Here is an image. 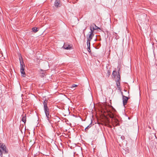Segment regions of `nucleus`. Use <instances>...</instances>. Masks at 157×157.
<instances>
[{
	"instance_id": "1",
	"label": "nucleus",
	"mask_w": 157,
	"mask_h": 157,
	"mask_svg": "<svg viewBox=\"0 0 157 157\" xmlns=\"http://www.w3.org/2000/svg\"><path fill=\"white\" fill-rule=\"evenodd\" d=\"M8 151L6 146L4 144L0 143V156L1 157L2 156V154H7Z\"/></svg>"
},
{
	"instance_id": "2",
	"label": "nucleus",
	"mask_w": 157,
	"mask_h": 157,
	"mask_svg": "<svg viewBox=\"0 0 157 157\" xmlns=\"http://www.w3.org/2000/svg\"><path fill=\"white\" fill-rule=\"evenodd\" d=\"M112 110H107V112L108 115L110 118H113L114 117V115L115 112H116V110L112 107L111 106Z\"/></svg>"
},
{
	"instance_id": "3",
	"label": "nucleus",
	"mask_w": 157,
	"mask_h": 157,
	"mask_svg": "<svg viewBox=\"0 0 157 157\" xmlns=\"http://www.w3.org/2000/svg\"><path fill=\"white\" fill-rule=\"evenodd\" d=\"M94 36V33H92V32H89L86 36V39L87 40V42L89 43V41H90L92 39Z\"/></svg>"
},
{
	"instance_id": "4",
	"label": "nucleus",
	"mask_w": 157,
	"mask_h": 157,
	"mask_svg": "<svg viewBox=\"0 0 157 157\" xmlns=\"http://www.w3.org/2000/svg\"><path fill=\"white\" fill-rule=\"evenodd\" d=\"M19 59L21 65L20 70L24 71L25 66L24 64L23 60L22 59V57L21 56L19 58Z\"/></svg>"
},
{
	"instance_id": "5",
	"label": "nucleus",
	"mask_w": 157,
	"mask_h": 157,
	"mask_svg": "<svg viewBox=\"0 0 157 157\" xmlns=\"http://www.w3.org/2000/svg\"><path fill=\"white\" fill-rule=\"evenodd\" d=\"M129 98H128L127 97L124 96V95H123V102L124 105H126L128 101Z\"/></svg>"
},
{
	"instance_id": "6",
	"label": "nucleus",
	"mask_w": 157,
	"mask_h": 157,
	"mask_svg": "<svg viewBox=\"0 0 157 157\" xmlns=\"http://www.w3.org/2000/svg\"><path fill=\"white\" fill-rule=\"evenodd\" d=\"M118 79L117 80L116 82V84L117 88H119L120 87V75H119L117 76Z\"/></svg>"
},
{
	"instance_id": "7",
	"label": "nucleus",
	"mask_w": 157,
	"mask_h": 157,
	"mask_svg": "<svg viewBox=\"0 0 157 157\" xmlns=\"http://www.w3.org/2000/svg\"><path fill=\"white\" fill-rule=\"evenodd\" d=\"M61 5L60 3V1L59 0H56L55 2V6L56 7H60Z\"/></svg>"
},
{
	"instance_id": "8",
	"label": "nucleus",
	"mask_w": 157,
	"mask_h": 157,
	"mask_svg": "<svg viewBox=\"0 0 157 157\" xmlns=\"http://www.w3.org/2000/svg\"><path fill=\"white\" fill-rule=\"evenodd\" d=\"M43 105H44V110L45 109H49L47 105V101H44L43 102Z\"/></svg>"
},
{
	"instance_id": "9",
	"label": "nucleus",
	"mask_w": 157,
	"mask_h": 157,
	"mask_svg": "<svg viewBox=\"0 0 157 157\" xmlns=\"http://www.w3.org/2000/svg\"><path fill=\"white\" fill-rule=\"evenodd\" d=\"M22 117L21 121H23L24 123H25L26 122V114H25V115H22Z\"/></svg>"
},
{
	"instance_id": "10",
	"label": "nucleus",
	"mask_w": 157,
	"mask_h": 157,
	"mask_svg": "<svg viewBox=\"0 0 157 157\" xmlns=\"http://www.w3.org/2000/svg\"><path fill=\"white\" fill-rule=\"evenodd\" d=\"M90 32H92V33H94V31L95 30V29H94V27L92 24L90 26Z\"/></svg>"
},
{
	"instance_id": "11",
	"label": "nucleus",
	"mask_w": 157,
	"mask_h": 157,
	"mask_svg": "<svg viewBox=\"0 0 157 157\" xmlns=\"http://www.w3.org/2000/svg\"><path fill=\"white\" fill-rule=\"evenodd\" d=\"M63 48L65 49L68 50L71 48V47L70 45L67 46L66 45L64 44Z\"/></svg>"
},
{
	"instance_id": "12",
	"label": "nucleus",
	"mask_w": 157,
	"mask_h": 157,
	"mask_svg": "<svg viewBox=\"0 0 157 157\" xmlns=\"http://www.w3.org/2000/svg\"><path fill=\"white\" fill-rule=\"evenodd\" d=\"M92 123V120H91V123L90 124H89V125H88L87 127H86L85 129V132H87V130L89 128H90V127H91L92 126L91 125V124Z\"/></svg>"
},
{
	"instance_id": "13",
	"label": "nucleus",
	"mask_w": 157,
	"mask_h": 157,
	"mask_svg": "<svg viewBox=\"0 0 157 157\" xmlns=\"http://www.w3.org/2000/svg\"><path fill=\"white\" fill-rule=\"evenodd\" d=\"M44 113L45 114V115H48L49 114V109H45L44 110Z\"/></svg>"
},
{
	"instance_id": "14",
	"label": "nucleus",
	"mask_w": 157,
	"mask_h": 157,
	"mask_svg": "<svg viewBox=\"0 0 157 157\" xmlns=\"http://www.w3.org/2000/svg\"><path fill=\"white\" fill-rule=\"evenodd\" d=\"M21 72V75L23 77H25V73L24 71L23 70H20Z\"/></svg>"
},
{
	"instance_id": "15",
	"label": "nucleus",
	"mask_w": 157,
	"mask_h": 157,
	"mask_svg": "<svg viewBox=\"0 0 157 157\" xmlns=\"http://www.w3.org/2000/svg\"><path fill=\"white\" fill-rule=\"evenodd\" d=\"M37 29H38L36 27H33L32 29V30L33 32H34L35 33H36L38 31V30H37Z\"/></svg>"
},
{
	"instance_id": "16",
	"label": "nucleus",
	"mask_w": 157,
	"mask_h": 157,
	"mask_svg": "<svg viewBox=\"0 0 157 157\" xmlns=\"http://www.w3.org/2000/svg\"><path fill=\"white\" fill-rule=\"evenodd\" d=\"M94 27V29H95V30H97L98 29H100L99 27L97 26L95 24H92Z\"/></svg>"
},
{
	"instance_id": "17",
	"label": "nucleus",
	"mask_w": 157,
	"mask_h": 157,
	"mask_svg": "<svg viewBox=\"0 0 157 157\" xmlns=\"http://www.w3.org/2000/svg\"><path fill=\"white\" fill-rule=\"evenodd\" d=\"M46 116L47 117V119L48 120V121H49V122H50L49 118V116H50V115H49V114L48 115H46Z\"/></svg>"
},
{
	"instance_id": "18",
	"label": "nucleus",
	"mask_w": 157,
	"mask_h": 157,
	"mask_svg": "<svg viewBox=\"0 0 157 157\" xmlns=\"http://www.w3.org/2000/svg\"><path fill=\"white\" fill-rule=\"evenodd\" d=\"M90 41H89V43L88 42H87V46H88L89 45V46H90Z\"/></svg>"
},
{
	"instance_id": "19",
	"label": "nucleus",
	"mask_w": 157,
	"mask_h": 157,
	"mask_svg": "<svg viewBox=\"0 0 157 157\" xmlns=\"http://www.w3.org/2000/svg\"><path fill=\"white\" fill-rule=\"evenodd\" d=\"M121 138L122 139V140H123L125 139V137L124 136H121Z\"/></svg>"
},
{
	"instance_id": "20",
	"label": "nucleus",
	"mask_w": 157,
	"mask_h": 157,
	"mask_svg": "<svg viewBox=\"0 0 157 157\" xmlns=\"http://www.w3.org/2000/svg\"><path fill=\"white\" fill-rule=\"evenodd\" d=\"M77 85H76V84H73L72 86V87H77Z\"/></svg>"
},
{
	"instance_id": "21",
	"label": "nucleus",
	"mask_w": 157,
	"mask_h": 157,
	"mask_svg": "<svg viewBox=\"0 0 157 157\" xmlns=\"http://www.w3.org/2000/svg\"><path fill=\"white\" fill-rule=\"evenodd\" d=\"M40 73L42 74V76H44V72H40Z\"/></svg>"
},
{
	"instance_id": "22",
	"label": "nucleus",
	"mask_w": 157,
	"mask_h": 157,
	"mask_svg": "<svg viewBox=\"0 0 157 157\" xmlns=\"http://www.w3.org/2000/svg\"><path fill=\"white\" fill-rule=\"evenodd\" d=\"M117 88V90H119L120 91H121V87H120L119 88Z\"/></svg>"
},
{
	"instance_id": "23",
	"label": "nucleus",
	"mask_w": 157,
	"mask_h": 157,
	"mask_svg": "<svg viewBox=\"0 0 157 157\" xmlns=\"http://www.w3.org/2000/svg\"><path fill=\"white\" fill-rule=\"evenodd\" d=\"M87 50L88 51V52H91V50H90V49H87Z\"/></svg>"
},
{
	"instance_id": "24",
	"label": "nucleus",
	"mask_w": 157,
	"mask_h": 157,
	"mask_svg": "<svg viewBox=\"0 0 157 157\" xmlns=\"http://www.w3.org/2000/svg\"><path fill=\"white\" fill-rule=\"evenodd\" d=\"M88 46V48H87V49H90V46H89V45L88 46Z\"/></svg>"
},
{
	"instance_id": "25",
	"label": "nucleus",
	"mask_w": 157,
	"mask_h": 157,
	"mask_svg": "<svg viewBox=\"0 0 157 157\" xmlns=\"http://www.w3.org/2000/svg\"><path fill=\"white\" fill-rule=\"evenodd\" d=\"M121 94H122V96H123V95H123V92H121Z\"/></svg>"
},
{
	"instance_id": "26",
	"label": "nucleus",
	"mask_w": 157,
	"mask_h": 157,
	"mask_svg": "<svg viewBox=\"0 0 157 157\" xmlns=\"http://www.w3.org/2000/svg\"><path fill=\"white\" fill-rule=\"evenodd\" d=\"M124 91H125L127 92V90H124Z\"/></svg>"
},
{
	"instance_id": "27",
	"label": "nucleus",
	"mask_w": 157,
	"mask_h": 157,
	"mask_svg": "<svg viewBox=\"0 0 157 157\" xmlns=\"http://www.w3.org/2000/svg\"><path fill=\"white\" fill-rule=\"evenodd\" d=\"M41 71H43L42 70H41Z\"/></svg>"
},
{
	"instance_id": "28",
	"label": "nucleus",
	"mask_w": 157,
	"mask_h": 157,
	"mask_svg": "<svg viewBox=\"0 0 157 157\" xmlns=\"http://www.w3.org/2000/svg\"><path fill=\"white\" fill-rule=\"evenodd\" d=\"M129 91H128V94H129Z\"/></svg>"
},
{
	"instance_id": "29",
	"label": "nucleus",
	"mask_w": 157,
	"mask_h": 157,
	"mask_svg": "<svg viewBox=\"0 0 157 157\" xmlns=\"http://www.w3.org/2000/svg\"><path fill=\"white\" fill-rule=\"evenodd\" d=\"M86 29V28L85 29L83 30L84 31V30H85Z\"/></svg>"
},
{
	"instance_id": "30",
	"label": "nucleus",
	"mask_w": 157,
	"mask_h": 157,
	"mask_svg": "<svg viewBox=\"0 0 157 157\" xmlns=\"http://www.w3.org/2000/svg\"><path fill=\"white\" fill-rule=\"evenodd\" d=\"M117 121H118V120H116Z\"/></svg>"
}]
</instances>
